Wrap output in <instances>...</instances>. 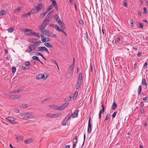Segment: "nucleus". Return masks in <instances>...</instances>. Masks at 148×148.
<instances>
[{
  "mask_svg": "<svg viewBox=\"0 0 148 148\" xmlns=\"http://www.w3.org/2000/svg\"><path fill=\"white\" fill-rule=\"evenodd\" d=\"M49 22V20L48 18H46L42 22V24L43 25L46 27L48 23Z\"/></svg>",
  "mask_w": 148,
  "mask_h": 148,
  "instance_id": "10",
  "label": "nucleus"
},
{
  "mask_svg": "<svg viewBox=\"0 0 148 148\" xmlns=\"http://www.w3.org/2000/svg\"><path fill=\"white\" fill-rule=\"evenodd\" d=\"M66 119H65V118L64 120L62 121V124L64 125H66V123L68 121Z\"/></svg>",
  "mask_w": 148,
  "mask_h": 148,
  "instance_id": "37",
  "label": "nucleus"
},
{
  "mask_svg": "<svg viewBox=\"0 0 148 148\" xmlns=\"http://www.w3.org/2000/svg\"><path fill=\"white\" fill-rule=\"evenodd\" d=\"M54 19L59 23L61 22V20L58 15L55 14L54 15Z\"/></svg>",
  "mask_w": 148,
  "mask_h": 148,
  "instance_id": "8",
  "label": "nucleus"
},
{
  "mask_svg": "<svg viewBox=\"0 0 148 148\" xmlns=\"http://www.w3.org/2000/svg\"><path fill=\"white\" fill-rule=\"evenodd\" d=\"M52 26L53 27H54L56 30H58L60 32H63V30L62 29H60L58 26L56 24H55L54 25H52Z\"/></svg>",
  "mask_w": 148,
  "mask_h": 148,
  "instance_id": "11",
  "label": "nucleus"
},
{
  "mask_svg": "<svg viewBox=\"0 0 148 148\" xmlns=\"http://www.w3.org/2000/svg\"><path fill=\"white\" fill-rule=\"evenodd\" d=\"M40 35L41 36V40L42 42H46V38L45 37H44V35H42V34H40Z\"/></svg>",
  "mask_w": 148,
  "mask_h": 148,
  "instance_id": "19",
  "label": "nucleus"
},
{
  "mask_svg": "<svg viewBox=\"0 0 148 148\" xmlns=\"http://www.w3.org/2000/svg\"><path fill=\"white\" fill-rule=\"evenodd\" d=\"M45 27H46L42 24L41 25H39L38 26L39 29L42 32H43V29L45 28Z\"/></svg>",
  "mask_w": 148,
  "mask_h": 148,
  "instance_id": "13",
  "label": "nucleus"
},
{
  "mask_svg": "<svg viewBox=\"0 0 148 148\" xmlns=\"http://www.w3.org/2000/svg\"><path fill=\"white\" fill-rule=\"evenodd\" d=\"M17 90L18 92H20L22 91V88H18Z\"/></svg>",
  "mask_w": 148,
  "mask_h": 148,
  "instance_id": "60",
  "label": "nucleus"
},
{
  "mask_svg": "<svg viewBox=\"0 0 148 148\" xmlns=\"http://www.w3.org/2000/svg\"><path fill=\"white\" fill-rule=\"evenodd\" d=\"M72 115L70 114H68L66 117L65 118V119H66L68 121L71 118V117L72 116Z\"/></svg>",
  "mask_w": 148,
  "mask_h": 148,
  "instance_id": "31",
  "label": "nucleus"
},
{
  "mask_svg": "<svg viewBox=\"0 0 148 148\" xmlns=\"http://www.w3.org/2000/svg\"><path fill=\"white\" fill-rule=\"evenodd\" d=\"M31 14L29 12H28L25 14H24L23 15V17L24 18H25L27 17H28Z\"/></svg>",
  "mask_w": 148,
  "mask_h": 148,
  "instance_id": "33",
  "label": "nucleus"
},
{
  "mask_svg": "<svg viewBox=\"0 0 148 148\" xmlns=\"http://www.w3.org/2000/svg\"><path fill=\"white\" fill-rule=\"evenodd\" d=\"M34 44H32L30 45L28 48L26 50V52L30 53L33 50L32 47H34Z\"/></svg>",
  "mask_w": 148,
  "mask_h": 148,
  "instance_id": "9",
  "label": "nucleus"
},
{
  "mask_svg": "<svg viewBox=\"0 0 148 148\" xmlns=\"http://www.w3.org/2000/svg\"><path fill=\"white\" fill-rule=\"evenodd\" d=\"M49 107L52 109H54L55 110H58V107L54 105H51L49 106Z\"/></svg>",
  "mask_w": 148,
  "mask_h": 148,
  "instance_id": "18",
  "label": "nucleus"
},
{
  "mask_svg": "<svg viewBox=\"0 0 148 148\" xmlns=\"http://www.w3.org/2000/svg\"><path fill=\"white\" fill-rule=\"evenodd\" d=\"M24 31L25 32H27L28 31H29V32L27 34L28 35H32V32H31V30H29V29H25L24 30Z\"/></svg>",
  "mask_w": 148,
  "mask_h": 148,
  "instance_id": "21",
  "label": "nucleus"
},
{
  "mask_svg": "<svg viewBox=\"0 0 148 148\" xmlns=\"http://www.w3.org/2000/svg\"><path fill=\"white\" fill-rule=\"evenodd\" d=\"M37 12L35 8L33 9L32 10V12L34 13H35Z\"/></svg>",
  "mask_w": 148,
  "mask_h": 148,
  "instance_id": "59",
  "label": "nucleus"
},
{
  "mask_svg": "<svg viewBox=\"0 0 148 148\" xmlns=\"http://www.w3.org/2000/svg\"><path fill=\"white\" fill-rule=\"evenodd\" d=\"M111 116V115L109 113H108L107 115V116L106 117V118L105 119V121H107L108 119H109L110 118V117Z\"/></svg>",
  "mask_w": 148,
  "mask_h": 148,
  "instance_id": "32",
  "label": "nucleus"
},
{
  "mask_svg": "<svg viewBox=\"0 0 148 148\" xmlns=\"http://www.w3.org/2000/svg\"><path fill=\"white\" fill-rule=\"evenodd\" d=\"M42 33L45 35L50 37H53L55 38H57V36L56 34H53V33L47 29L43 31V32H42Z\"/></svg>",
  "mask_w": 148,
  "mask_h": 148,
  "instance_id": "3",
  "label": "nucleus"
},
{
  "mask_svg": "<svg viewBox=\"0 0 148 148\" xmlns=\"http://www.w3.org/2000/svg\"><path fill=\"white\" fill-rule=\"evenodd\" d=\"M147 62H145L143 66V68L145 69H146L147 67Z\"/></svg>",
  "mask_w": 148,
  "mask_h": 148,
  "instance_id": "55",
  "label": "nucleus"
},
{
  "mask_svg": "<svg viewBox=\"0 0 148 148\" xmlns=\"http://www.w3.org/2000/svg\"><path fill=\"white\" fill-rule=\"evenodd\" d=\"M20 97V96L18 95H14V99H16L18 98H19Z\"/></svg>",
  "mask_w": 148,
  "mask_h": 148,
  "instance_id": "53",
  "label": "nucleus"
},
{
  "mask_svg": "<svg viewBox=\"0 0 148 148\" xmlns=\"http://www.w3.org/2000/svg\"><path fill=\"white\" fill-rule=\"evenodd\" d=\"M7 11L5 10H3L1 11L0 12V15L2 16L3 15H5Z\"/></svg>",
  "mask_w": 148,
  "mask_h": 148,
  "instance_id": "22",
  "label": "nucleus"
},
{
  "mask_svg": "<svg viewBox=\"0 0 148 148\" xmlns=\"http://www.w3.org/2000/svg\"><path fill=\"white\" fill-rule=\"evenodd\" d=\"M69 104V103L68 102H66L65 103H64L63 104H62L63 106V107H64V108H65Z\"/></svg>",
  "mask_w": 148,
  "mask_h": 148,
  "instance_id": "45",
  "label": "nucleus"
},
{
  "mask_svg": "<svg viewBox=\"0 0 148 148\" xmlns=\"http://www.w3.org/2000/svg\"><path fill=\"white\" fill-rule=\"evenodd\" d=\"M47 12H44L42 14H41L40 16V18H42L44 17L45 15H46Z\"/></svg>",
  "mask_w": 148,
  "mask_h": 148,
  "instance_id": "34",
  "label": "nucleus"
},
{
  "mask_svg": "<svg viewBox=\"0 0 148 148\" xmlns=\"http://www.w3.org/2000/svg\"><path fill=\"white\" fill-rule=\"evenodd\" d=\"M141 90H142V86H139V87L138 88V95H140L141 94Z\"/></svg>",
  "mask_w": 148,
  "mask_h": 148,
  "instance_id": "27",
  "label": "nucleus"
},
{
  "mask_svg": "<svg viewBox=\"0 0 148 148\" xmlns=\"http://www.w3.org/2000/svg\"><path fill=\"white\" fill-rule=\"evenodd\" d=\"M61 114L60 113H58L56 114H53V118H57L60 116Z\"/></svg>",
  "mask_w": 148,
  "mask_h": 148,
  "instance_id": "26",
  "label": "nucleus"
},
{
  "mask_svg": "<svg viewBox=\"0 0 148 148\" xmlns=\"http://www.w3.org/2000/svg\"><path fill=\"white\" fill-rule=\"evenodd\" d=\"M32 35H34L36 36H37L39 37H40V34L38 33L35 32H32Z\"/></svg>",
  "mask_w": 148,
  "mask_h": 148,
  "instance_id": "25",
  "label": "nucleus"
},
{
  "mask_svg": "<svg viewBox=\"0 0 148 148\" xmlns=\"http://www.w3.org/2000/svg\"><path fill=\"white\" fill-rule=\"evenodd\" d=\"M50 100V99L49 98H47L45 99V100H43L42 102L41 103H43L46 102V101H48Z\"/></svg>",
  "mask_w": 148,
  "mask_h": 148,
  "instance_id": "50",
  "label": "nucleus"
},
{
  "mask_svg": "<svg viewBox=\"0 0 148 148\" xmlns=\"http://www.w3.org/2000/svg\"><path fill=\"white\" fill-rule=\"evenodd\" d=\"M25 64L26 65V66H31V64H29V62H25Z\"/></svg>",
  "mask_w": 148,
  "mask_h": 148,
  "instance_id": "52",
  "label": "nucleus"
},
{
  "mask_svg": "<svg viewBox=\"0 0 148 148\" xmlns=\"http://www.w3.org/2000/svg\"><path fill=\"white\" fill-rule=\"evenodd\" d=\"M32 58L33 59L36 60L40 62L41 63H42L43 64V63L39 60L38 59V58L36 56H33L32 57Z\"/></svg>",
  "mask_w": 148,
  "mask_h": 148,
  "instance_id": "24",
  "label": "nucleus"
},
{
  "mask_svg": "<svg viewBox=\"0 0 148 148\" xmlns=\"http://www.w3.org/2000/svg\"><path fill=\"white\" fill-rule=\"evenodd\" d=\"M23 113L21 114L18 115V117L21 119H23Z\"/></svg>",
  "mask_w": 148,
  "mask_h": 148,
  "instance_id": "49",
  "label": "nucleus"
},
{
  "mask_svg": "<svg viewBox=\"0 0 148 148\" xmlns=\"http://www.w3.org/2000/svg\"><path fill=\"white\" fill-rule=\"evenodd\" d=\"M22 107L24 108H27L28 107L27 105V104H25L24 105H22Z\"/></svg>",
  "mask_w": 148,
  "mask_h": 148,
  "instance_id": "58",
  "label": "nucleus"
},
{
  "mask_svg": "<svg viewBox=\"0 0 148 148\" xmlns=\"http://www.w3.org/2000/svg\"><path fill=\"white\" fill-rule=\"evenodd\" d=\"M51 40V39L49 38H46V42L50 41Z\"/></svg>",
  "mask_w": 148,
  "mask_h": 148,
  "instance_id": "62",
  "label": "nucleus"
},
{
  "mask_svg": "<svg viewBox=\"0 0 148 148\" xmlns=\"http://www.w3.org/2000/svg\"><path fill=\"white\" fill-rule=\"evenodd\" d=\"M21 9L20 8L16 9L14 11V13H17L20 12L21 10Z\"/></svg>",
  "mask_w": 148,
  "mask_h": 148,
  "instance_id": "36",
  "label": "nucleus"
},
{
  "mask_svg": "<svg viewBox=\"0 0 148 148\" xmlns=\"http://www.w3.org/2000/svg\"><path fill=\"white\" fill-rule=\"evenodd\" d=\"M143 10L144 11L143 12V13L145 14L147 13V9L146 7H144L143 8Z\"/></svg>",
  "mask_w": 148,
  "mask_h": 148,
  "instance_id": "41",
  "label": "nucleus"
},
{
  "mask_svg": "<svg viewBox=\"0 0 148 148\" xmlns=\"http://www.w3.org/2000/svg\"><path fill=\"white\" fill-rule=\"evenodd\" d=\"M46 116L48 117H50L51 118H53V114L51 113H47L46 114Z\"/></svg>",
  "mask_w": 148,
  "mask_h": 148,
  "instance_id": "28",
  "label": "nucleus"
},
{
  "mask_svg": "<svg viewBox=\"0 0 148 148\" xmlns=\"http://www.w3.org/2000/svg\"><path fill=\"white\" fill-rule=\"evenodd\" d=\"M117 105L115 101H114L112 105V108L113 110H114L116 108Z\"/></svg>",
  "mask_w": 148,
  "mask_h": 148,
  "instance_id": "17",
  "label": "nucleus"
},
{
  "mask_svg": "<svg viewBox=\"0 0 148 148\" xmlns=\"http://www.w3.org/2000/svg\"><path fill=\"white\" fill-rule=\"evenodd\" d=\"M42 54L39 53H37L36 54V55L37 56L39 55L41 56H42Z\"/></svg>",
  "mask_w": 148,
  "mask_h": 148,
  "instance_id": "63",
  "label": "nucleus"
},
{
  "mask_svg": "<svg viewBox=\"0 0 148 148\" xmlns=\"http://www.w3.org/2000/svg\"><path fill=\"white\" fill-rule=\"evenodd\" d=\"M6 119L9 121L10 123H16L15 121V119H14L11 117H8L6 118Z\"/></svg>",
  "mask_w": 148,
  "mask_h": 148,
  "instance_id": "6",
  "label": "nucleus"
},
{
  "mask_svg": "<svg viewBox=\"0 0 148 148\" xmlns=\"http://www.w3.org/2000/svg\"><path fill=\"white\" fill-rule=\"evenodd\" d=\"M72 96H69L68 97H66V98H65L64 99V101L65 102H66V101H67L70 100L71 99V98H72Z\"/></svg>",
  "mask_w": 148,
  "mask_h": 148,
  "instance_id": "29",
  "label": "nucleus"
},
{
  "mask_svg": "<svg viewBox=\"0 0 148 148\" xmlns=\"http://www.w3.org/2000/svg\"><path fill=\"white\" fill-rule=\"evenodd\" d=\"M91 131V124H88V132L90 133Z\"/></svg>",
  "mask_w": 148,
  "mask_h": 148,
  "instance_id": "20",
  "label": "nucleus"
},
{
  "mask_svg": "<svg viewBox=\"0 0 148 148\" xmlns=\"http://www.w3.org/2000/svg\"><path fill=\"white\" fill-rule=\"evenodd\" d=\"M32 142V139H26L24 141V142L26 144H29Z\"/></svg>",
  "mask_w": 148,
  "mask_h": 148,
  "instance_id": "23",
  "label": "nucleus"
},
{
  "mask_svg": "<svg viewBox=\"0 0 148 148\" xmlns=\"http://www.w3.org/2000/svg\"><path fill=\"white\" fill-rule=\"evenodd\" d=\"M43 51H44L47 53L48 54H49V52L47 48L45 47H43Z\"/></svg>",
  "mask_w": 148,
  "mask_h": 148,
  "instance_id": "38",
  "label": "nucleus"
},
{
  "mask_svg": "<svg viewBox=\"0 0 148 148\" xmlns=\"http://www.w3.org/2000/svg\"><path fill=\"white\" fill-rule=\"evenodd\" d=\"M36 45H34V47H32L33 50H34L35 51H38V47H36Z\"/></svg>",
  "mask_w": 148,
  "mask_h": 148,
  "instance_id": "42",
  "label": "nucleus"
},
{
  "mask_svg": "<svg viewBox=\"0 0 148 148\" xmlns=\"http://www.w3.org/2000/svg\"><path fill=\"white\" fill-rule=\"evenodd\" d=\"M23 119L27 120L29 118L32 119L34 118V116L32 115L31 112L23 113Z\"/></svg>",
  "mask_w": 148,
  "mask_h": 148,
  "instance_id": "1",
  "label": "nucleus"
},
{
  "mask_svg": "<svg viewBox=\"0 0 148 148\" xmlns=\"http://www.w3.org/2000/svg\"><path fill=\"white\" fill-rule=\"evenodd\" d=\"M26 66H25V67H24L23 66H22L21 68V69L22 70H24L26 69H29V67H26Z\"/></svg>",
  "mask_w": 148,
  "mask_h": 148,
  "instance_id": "51",
  "label": "nucleus"
},
{
  "mask_svg": "<svg viewBox=\"0 0 148 148\" xmlns=\"http://www.w3.org/2000/svg\"><path fill=\"white\" fill-rule=\"evenodd\" d=\"M143 85H144L145 86H147L146 81L145 79H142V82Z\"/></svg>",
  "mask_w": 148,
  "mask_h": 148,
  "instance_id": "30",
  "label": "nucleus"
},
{
  "mask_svg": "<svg viewBox=\"0 0 148 148\" xmlns=\"http://www.w3.org/2000/svg\"><path fill=\"white\" fill-rule=\"evenodd\" d=\"M51 60L55 64H56V65L58 67V68L59 69V68H58V64H57L55 60H54L52 59H51Z\"/></svg>",
  "mask_w": 148,
  "mask_h": 148,
  "instance_id": "57",
  "label": "nucleus"
},
{
  "mask_svg": "<svg viewBox=\"0 0 148 148\" xmlns=\"http://www.w3.org/2000/svg\"><path fill=\"white\" fill-rule=\"evenodd\" d=\"M44 6V5L43 4L40 3L39 4L35 7V9H36L37 11H39V10H41L42 8Z\"/></svg>",
  "mask_w": 148,
  "mask_h": 148,
  "instance_id": "7",
  "label": "nucleus"
},
{
  "mask_svg": "<svg viewBox=\"0 0 148 148\" xmlns=\"http://www.w3.org/2000/svg\"><path fill=\"white\" fill-rule=\"evenodd\" d=\"M82 74L81 73L79 74L77 83L75 84V88L76 89H78L80 87L81 83Z\"/></svg>",
  "mask_w": 148,
  "mask_h": 148,
  "instance_id": "2",
  "label": "nucleus"
},
{
  "mask_svg": "<svg viewBox=\"0 0 148 148\" xmlns=\"http://www.w3.org/2000/svg\"><path fill=\"white\" fill-rule=\"evenodd\" d=\"M64 109V107H63V106L62 105V104L60 106L58 107V110H62Z\"/></svg>",
  "mask_w": 148,
  "mask_h": 148,
  "instance_id": "46",
  "label": "nucleus"
},
{
  "mask_svg": "<svg viewBox=\"0 0 148 148\" xmlns=\"http://www.w3.org/2000/svg\"><path fill=\"white\" fill-rule=\"evenodd\" d=\"M44 45L47 47H51L52 48L53 47V46L52 45V44L49 43H45L44 44Z\"/></svg>",
  "mask_w": 148,
  "mask_h": 148,
  "instance_id": "15",
  "label": "nucleus"
},
{
  "mask_svg": "<svg viewBox=\"0 0 148 148\" xmlns=\"http://www.w3.org/2000/svg\"><path fill=\"white\" fill-rule=\"evenodd\" d=\"M53 7V5H51L50 6H49L48 7V8H47V12H49L50 10Z\"/></svg>",
  "mask_w": 148,
  "mask_h": 148,
  "instance_id": "43",
  "label": "nucleus"
},
{
  "mask_svg": "<svg viewBox=\"0 0 148 148\" xmlns=\"http://www.w3.org/2000/svg\"><path fill=\"white\" fill-rule=\"evenodd\" d=\"M74 62L75 59L73 58V63L70 66V69H71V73H73V69L74 68Z\"/></svg>",
  "mask_w": 148,
  "mask_h": 148,
  "instance_id": "12",
  "label": "nucleus"
},
{
  "mask_svg": "<svg viewBox=\"0 0 148 148\" xmlns=\"http://www.w3.org/2000/svg\"><path fill=\"white\" fill-rule=\"evenodd\" d=\"M12 72L13 73H14L16 72V68L15 67L13 66L12 67Z\"/></svg>",
  "mask_w": 148,
  "mask_h": 148,
  "instance_id": "48",
  "label": "nucleus"
},
{
  "mask_svg": "<svg viewBox=\"0 0 148 148\" xmlns=\"http://www.w3.org/2000/svg\"><path fill=\"white\" fill-rule=\"evenodd\" d=\"M143 27V24L142 23H139V27L140 28H142Z\"/></svg>",
  "mask_w": 148,
  "mask_h": 148,
  "instance_id": "54",
  "label": "nucleus"
},
{
  "mask_svg": "<svg viewBox=\"0 0 148 148\" xmlns=\"http://www.w3.org/2000/svg\"><path fill=\"white\" fill-rule=\"evenodd\" d=\"M59 25L60 27H61V29H62V30L64 29L65 28V26L64 24L62 23V22L61 21V22L60 23H59Z\"/></svg>",
  "mask_w": 148,
  "mask_h": 148,
  "instance_id": "16",
  "label": "nucleus"
},
{
  "mask_svg": "<svg viewBox=\"0 0 148 148\" xmlns=\"http://www.w3.org/2000/svg\"><path fill=\"white\" fill-rule=\"evenodd\" d=\"M14 28L12 27L9 28L8 29V32H9L11 33L13 31Z\"/></svg>",
  "mask_w": 148,
  "mask_h": 148,
  "instance_id": "39",
  "label": "nucleus"
},
{
  "mask_svg": "<svg viewBox=\"0 0 148 148\" xmlns=\"http://www.w3.org/2000/svg\"><path fill=\"white\" fill-rule=\"evenodd\" d=\"M116 114H117V112H114L113 114L112 115V117L113 118H114L115 117V116H116Z\"/></svg>",
  "mask_w": 148,
  "mask_h": 148,
  "instance_id": "56",
  "label": "nucleus"
},
{
  "mask_svg": "<svg viewBox=\"0 0 148 148\" xmlns=\"http://www.w3.org/2000/svg\"><path fill=\"white\" fill-rule=\"evenodd\" d=\"M37 40L36 39H30L29 41L31 43H34L36 46H38L42 42L40 40L37 41Z\"/></svg>",
  "mask_w": 148,
  "mask_h": 148,
  "instance_id": "4",
  "label": "nucleus"
},
{
  "mask_svg": "<svg viewBox=\"0 0 148 148\" xmlns=\"http://www.w3.org/2000/svg\"><path fill=\"white\" fill-rule=\"evenodd\" d=\"M43 47H38V51H43Z\"/></svg>",
  "mask_w": 148,
  "mask_h": 148,
  "instance_id": "47",
  "label": "nucleus"
},
{
  "mask_svg": "<svg viewBox=\"0 0 148 148\" xmlns=\"http://www.w3.org/2000/svg\"><path fill=\"white\" fill-rule=\"evenodd\" d=\"M51 1H52V4L51 5H53V7L56 6L57 5L56 4V2L55 0H51Z\"/></svg>",
  "mask_w": 148,
  "mask_h": 148,
  "instance_id": "35",
  "label": "nucleus"
},
{
  "mask_svg": "<svg viewBox=\"0 0 148 148\" xmlns=\"http://www.w3.org/2000/svg\"><path fill=\"white\" fill-rule=\"evenodd\" d=\"M138 14L139 15H140V16L141 17L142 16L141 12L139 10V11H138Z\"/></svg>",
  "mask_w": 148,
  "mask_h": 148,
  "instance_id": "64",
  "label": "nucleus"
},
{
  "mask_svg": "<svg viewBox=\"0 0 148 148\" xmlns=\"http://www.w3.org/2000/svg\"><path fill=\"white\" fill-rule=\"evenodd\" d=\"M78 92L77 91H76L75 92L74 96L73 97V99H75L76 97H77L78 95Z\"/></svg>",
  "mask_w": 148,
  "mask_h": 148,
  "instance_id": "40",
  "label": "nucleus"
},
{
  "mask_svg": "<svg viewBox=\"0 0 148 148\" xmlns=\"http://www.w3.org/2000/svg\"><path fill=\"white\" fill-rule=\"evenodd\" d=\"M47 77V76H46L45 77L44 74H40L38 75L36 77V78L37 79H43L44 80L46 79Z\"/></svg>",
  "mask_w": 148,
  "mask_h": 148,
  "instance_id": "5",
  "label": "nucleus"
},
{
  "mask_svg": "<svg viewBox=\"0 0 148 148\" xmlns=\"http://www.w3.org/2000/svg\"><path fill=\"white\" fill-rule=\"evenodd\" d=\"M130 23L131 26L132 27H134V24H135V23H133V21L132 19L130 21Z\"/></svg>",
  "mask_w": 148,
  "mask_h": 148,
  "instance_id": "44",
  "label": "nucleus"
},
{
  "mask_svg": "<svg viewBox=\"0 0 148 148\" xmlns=\"http://www.w3.org/2000/svg\"><path fill=\"white\" fill-rule=\"evenodd\" d=\"M79 111V110H76V112L74 113L72 115V117L73 118H75L76 117H77V115L78 114V112Z\"/></svg>",
  "mask_w": 148,
  "mask_h": 148,
  "instance_id": "14",
  "label": "nucleus"
},
{
  "mask_svg": "<svg viewBox=\"0 0 148 148\" xmlns=\"http://www.w3.org/2000/svg\"><path fill=\"white\" fill-rule=\"evenodd\" d=\"M54 11L53 10H51V11L48 13V15L49 14H53V13H54Z\"/></svg>",
  "mask_w": 148,
  "mask_h": 148,
  "instance_id": "61",
  "label": "nucleus"
}]
</instances>
